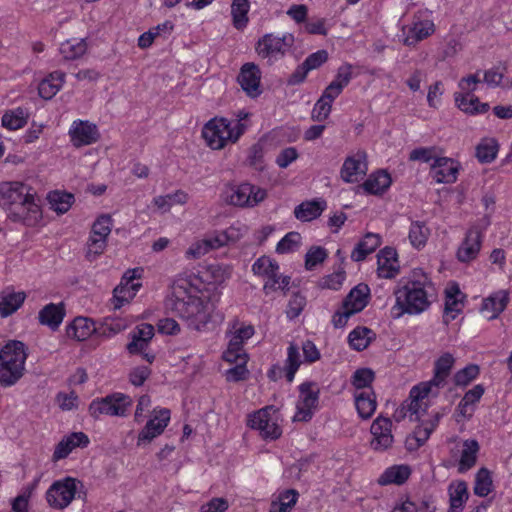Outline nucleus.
I'll use <instances>...</instances> for the list:
<instances>
[{
	"label": "nucleus",
	"mask_w": 512,
	"mask_h": 512,
	"mask_svg": "<svg viewBox=\"0 0 512 512\" xmlns=\"http://www.w3.org/2000/svg\"><path fill=\"white\" fill-rule=\"evenodd\" d=\"M429 289H432V283L422 271H413L408 280L394 291L396 304L393 311L399 318L404 313L410 315L420 314L427 310L431 304L429 300Z\"/></svg>",
	"instance_id": "obj_1"
},
{
	"label": "nucleus",
	"mask_w": 512,
	"mask_h": 512,
	"mask_svg": "<svg viewBox=\"0 0 512 512\" xmlns=\"http://www.w3.org/2000/svg\"><path fill=\"white\" fill-rule=\"evenodd\" d=\"M27 346L19 340H9L0 349V385L11 387L25 374Z\"/></svg>",
	"instance_id": "obj_2"
},
{
	"label": "nucleus",
	"mask_w": 512,
	"mask_h": 512,
	"mask_svg": "<svg viewBox=\"0 0 512 512\" xmlns=\"http://www.w3.org/2000/svg\"><path fill=\"white\" fill-rule=\"evenodd\" d=\"M177 293L176 291L167 306L184 319L189 328L202 331L210 322V304L196 295L180 297Z\"/></svg>",
	"instance_id": "obj_3"
},
{
	"label": "nucleus",
	"mask_w": 512,
	"mask_h": 512,
	"mask_svg": "<svg viewBox=\"0 0 512 512\" xmlns=\"http://www.w3.org/2000/svg\"><path fill=\"white\" fill-rule=\"evenodd\" d=\"M247 125L235 123L223 117L210 119L202 128V137L213 150L223 149L228 142L236 143L243 135Z\"/></svg>",
	"instance_id": "obj_4"
},
{
	"label": "nucleus",
	"mask_w": 512,
	"mask_h": 512,
	"mask_svg": "<svg viewBox=\"0 0 512 512\" xmlns=\"http://www.w3.org/2000/svg\"><path fill=\"white\" fill-rule=\"evenodd\" d=\"M78 485L83 486L80 481L72 477H66L63 480L55 481L46 492L48 504L54 509H64L75 498L85 499L86 492L78 491Z\"/></svg>",
	"instance_id": "obj_5"
},
{
	"label": "nucleus",
	"mask_w": 512,
	"mask_h": 512,
	"mask_svg": "<svg viewBox=\"0 0 512 512\" xmlns=\"http://www.w3.org/2000/svg\"><path fill=\"white\" fill-rule=\"evenodd\" d=\"M132 405L129 396L123 393H113L106 397L95 399L89 405L90 415L97 419L100 415L119 416L127 415V409Z\"/></svg>",
	"instance_id": "obj_6"
},
{
	"label": "nucleus",
	"mask_w": 512,
	"mask_h": 512,
	"mask_svg": "<svg viewBox=\"0 0 512 512\" xmlns=\"http://www.w3.org/2000/svg\"><path fill=\"white\" fill-rule=\"evenodd\" d=\"M294 42L295 38L292 34H284L281 37L265 34L258 40L256 52L261 58L267 59L269 64H272L273 59L284 56Z\"/></svg>",
	"instance_id": "obj_7"
},
{
	"label": "nucleus",
	"mask_w": 512,
	"mask_h": 512,
	"mask_svg": "<svg viewBox=\"0 0 512 512\" xmlns=\"http://www.w3.org/2000/svg\"><path fill=\"white\" fill-rule=\"evenodd\" d=\"M31 194V188L23 182L12 181L0 183V206L8 216L18 208Z\"/></svg>",
	"instance_id": "obj_8"
},
{
	"label": "nucleus",
	"mask_w": 512,
	"mask_h": 512,
	"mask_svg": "<svg viewBox=\"0 0 512 512\" xmlns=\"http://www.w3.org/2000/svg\"><path fill=\"white\" fill-rule=\"evenodd\" d=\"M225 194V200L227 203L239 207L255 206L266 197L265 190L257 188L249 183L230 187L226 190Z\"/></svg>",
	"instance_id": "obj_9"
},
{
	"label": "nucleus",
	"mask_w": 512,
	"mask_h": 512,
	"mask_svg": "<svg viewBox=\"0 0 512 512\" xmlns=\"http://www.w3.org/2000/svg\"><path fill=\"white\" fill-rule=\"evenodd\" d=\"M12 222L21 223L27 227H35L42 220V210L36 201L35 195L31 193L27 200L18 206L7 216Z\"/></svg>",
	"instance_id": "obj_10"
},
{
	"label": "nucleus",
	"mask_w": 512,
	"mask_h": 512,
	"mask_svg": "<svg viewBox=\"0 0 512 512\" xmlns=\"http://www.w3.org/2000/svg\"><path fill=\"white\" fill-rule=\"evenodd\" d=\"M170 421V410L162 408L154 410V416L148 420L144 428L139 432L137 445L150 443L154 438L161 435Z\"/></svg>",
	"instance_id": "obj_11"
},
{
	"label": "nucleus",
	"mask_w": 512,
	"mask_h": 512,
	"mask_svg": "<svg viewBox=\"0 0 512 512\" xmlns=\"http://www.w3.org/2000/svg\"><path fill=\"white\" fill-rule=\"evenodd\" d=\"M460 164L449 157H437L431 164L430 175L437 183L452 184L456 182Z\"/></svg>",
	"instance_id": "obj_12"
},
{
	"label": "nucleus",
	"mask_w": 512,
	"mask_h": 512,
	"mask_svg": "<svg viewBox=\"0 0 512 512\" xmlns=\"http://www.w3.org/2000/svg\"><path fill=\"white\" fill-rule=\"evenodd\" d=\"M392 422L389 418L379 416L370 428L373 436L370 446L375 451H385L393 444L394 438L391 433Z\"/></svg>",
	"instance_id": "obj_13"
},
{
	"label": "nucleus",
	"mask_w": 512,
	"mask_h": 512,
	"mask_svg": "<svg viewBox=\"0 0 512 512\" xmlns=\"http://www.w3.org/2000/svg\"><path fill=\"white\" fill-rule=\"evenodd\" d=\"M481 234L482 229L479 225L474 224L469 228L457 250V259L460 262L468 263L476 259L481 249Z\"/></svg>",
	"instance_id": "obj_14"
},
{
	"label": "nucleus",
	"mask_w": 512,
	"mask_h": 512,
	"mask_svg": "<svg viewBox=\"0 0 512 512\" xmlns=\"http://www.w3.org/2000/svg\"><path fill=\"white\" fill-rule=\"evenodd\" d=\"M237 81L249 97H258L262 90L260 88L261 71L253 62L242 65Z\"/></svg>",
	"instance_id": "obj_15"
},
{
	"label": "nucleus",
	"mask_w": 512,
	"mask_h": 512,
	"mask_svg": "<svg viewBox=\"0 0 512 512\" xmlns=\"http://www.w3.org/2000/svg\"><path fill=\"white\" fill-rule=\"evenodd\" d=\"M377 264V273L380 278H394L399 272L396 250L388 246L380 250L377 255Z\"/></svg>",
	"instance_id": "obj_16"
},
{
	"label": "nucleus",
	"mask_w": 512,
	"mask_h": 512,
	"mask_svg": "<svg viewBox=\"0 0 512 512\" xmlns=\"http://www.w3.org/2000/svg\"><path fill=\"white\" fill-rule=\"evenodd\" d=\"M89 444L88 436L83 432H73L70 435L64 437L55 447L52 461L58 462L61 459H65L73 449L77 447L84 448Z\"/></svg>",
	"instance_id": "obj_17"
},
{
	"label": "nucleus",
	"mask_w": 512,
	"mask_h": 512,
	"mask_svg": "<svg viewBox=\"0 0 512 512\" xmlns=\"http://www.w3.org/2000/svg\"><path fill=\"white\" fill-rule=\"evenodd\" d=\"M455 359L450 353H444L441 355L436 361L434 366V376L428 382H423L424 384H428L432 389L433 387L441 388L446 384V379L450 375L452 367L454 365Z\"/></svg>",
	"instance_id": "obj_18"
},
{
	"label": "nucleus",
	"mask_w": 512,
	"mask_h": 512,
	"mask_svg": "<svg viewBox=\"0 0 512 512\" xmlns=\"http://www.w3.org/2000/svg\"><path fill=\"white\" fill-rule=\"evenodd\" d=\"M69 133L71 135V140L76 147L90 145L98 139L96 126L88 122H75Z\"/></svg>",
	"instance_id": "obj_19"
},
{
	"label": "nucleus",
	"mask_w": 512,
	"mask_h": 512,
	"mask_svg": "<svg viewBox=\"0 0 512 512\" xmlns=\"http://www.w3.org/2000/svg\"><path fill=\"white\" fill-rule=\"evenodd\" d=\"M509 302V294L504 290H500L488 298L484 299L481 312L489 319H495L502 313Z\"/></svg>",
	"instance_id": "obj_20"
},
{
	"label": "nucleus",
	"mask_w": 512,
	"mask_h": 512,
	"mask_svg": "<svg viewBox=\"0 0 512 512\" xmlns=\"http://www.w3.org/2000/svg\"><path fill=\"white\" fill-rule=\"evenodd\" d=\"M370 289L366 284H358L350 290L343 301V308H349L355 314L361 312L368 304Z\"/></svg>",
	"instance_id": "obj_21"
},
{
	"label": "nucleus",
	"mask_w": 512,
	"mask_h": 512,
	"mask_svg": "<svg viewBox=\"0 0 512 512\" xmlns=\"http://www.w3.org/2000/svg\"><path fill=\"white\" fill-rule=\"evenodd\" d=\"M365 157L366 156L364 153H358L355 156H349L346 158L340 172L341 178L345 182L352 183L356 180L353 179V176H357L359 174H366L367 165L364 162Z\"/></svg>",
	"instance_id": "obj_22"
},
{
	"label": "nucleus",
	"mask_w": 512,
	"mask_h": 512,
	"mask_svg": "<svg viewBox=\"0 0 512 512\" xmlns=\"http://www.w3.org/2000/svg\"><path fill=\"white\" fill-rule=\"evenodd\" d=\"M326 205V201L323 199L304 201L295 207L294 215L300 221H311L322 214L326 209Z\"/></svg>",
	"instance_id": "obj_23"
},
{
	"label": "nucleus",
	"mask_w": 512,
	"mask_h": 512,
	"mask_svg": "<svg viewBox=\"0 0 512 512\" xmlns=\"http://www.w3.org/2000/svg\"><path fill=\"white\" fill-rule=\"evenodd\" d=\"M64 316L65 308L63 303H50L40 310L38 318L42 325H46L52 330H56L62 323Z\"/></svg>",
	"instance_id": "obj_24"
},
{
	"label": "nucleus",
	"mask_w": 512,
	"mask_h": 512,
	"mask_svg": "<svg viewBox=\"0 0 512 512\" xmlns=\"http://www.w3.org/2000/svg\"><path fill=\"white\" fill-rule=\"evenodd\" d=\"M463 296L458 285L454 284L446 289L445 308H444V323L448 324L451 320L456 318V315L461 312V299Z\"/></svg>",
	"instance_id": "obj_25"
},
{
	"label": "nucleus",
	"mask_w": 512,
	"mask_h": 512,
	"mask_svg": "<svg viewBox=\"0 0 512 512\" xmlns=\"http://www.w3.org/2000/svg\"><path fill=\"white\" fill-rule=\"evenodd\" d=\"M391 176L383 170L372 173L361 187L369 194H382L391 185Z\"/></svg>",
	"instance_id": "obj_26"
},
{
	"label": "nucleus",
	"mask_w": 512,
	"mask_h": 512,
	"mask_svg": "<svg viewBox=\"0 0 512 512\" xmlns=\"http://www.w3.org/2000/svg\"><path fill=\"white\" fill-rule=\"evenodd\" d=\"M380 244L381 237L379 234L367 233L352 251V260L356 262L363 261L367 255L374 252Z\"/></svg>",
	"instance_id": "obj_27"
},
{
	"label": "nucleus",
	"mask_w": 512,
	"mask_h": 512,
	"mask_svg": "<svg viewBox=\"0 0 512 512\" xmlns=\"http://www.w3.org/2000/svg\"><path fill=\"white\" fill-rule=\"evenodd\" d=\"M240 238V231L236 227H229L224 231L215 232L204 238L209 251L218 249L230 242H236Z\"/></svg>",
	"instance_id": "obj_28"
},
{
	"label": "nucleus",
	"mask_w": 512,
	"mask_h": 512,
	"mask_svg": "<svg viewBox=\"0 0 512 512\" xmlns=\"http://www.w3.org/2000/svg\"><path fill=\"white\" fill-rule=\"evenodd\" d=\"M26 298L24 292L3 291L0 295V315L8 317L16 312Z\"/></svg>",
	"instance_id": "obj_29"
},
{
	"label": "nucleus",
	"mask_w": 512,
	"mask_h": 512,
	"mask_svg": "<svg viewBox=\"0 0 512 512\" xmlns=\"http://www.w3.org/2000/svg\"><path fill=\"white\" fill-rule=\"evenodd\" d=\"M479 449L480 447L476 440L468 439L464 441L458 464V471L460 473L470 470L476 464Z\"/></svg>",
	"instance_id": "obj_30"
},
{
	"label": "nucleus",
	"mask_w": 512,
	"mask_h": 512,
	"mask_svg": "<svg viewBox=\"0 0 512 512\" xmlns=\"http://www.w3.org/2000/svg\"><path fill=\"white\" fill-rule=\"evenodd\" d=\"M432 392V389L428 384L423 382L414 386L410 391L411 402L406 406L407 411L410 413L409 417L411 421L419 420L420 400L427 397Z\"/></svg>",
	"instance_id": "obj_31"
},
{
	"label": "nucleus",
	"mask_w": 512,
	"mask_h": 512,
	"mask_svg": "<svg viewBox=\"0 0 512 512\" xmlns=\"http://www.w3.org/2000/svg\"><path fill=\"white\" fill-rule=\"evenodd\" d=\"M95 330L92 320L85 317H76L67 327V335L78 341H84L95 332Z\"/></svg>",
	"instance_id": "obj_32"
},
{
	"label": "nucleus",
	"mask_w": 512,
	"mask_h": 512,
	"mask_svg": "<svg viewBox=\"0 0 512 512\" xmlns=\"http://www.w3.org/2000/svg\"><path fill=\"white\" fill-rule=\"evenodd\" d=\"M250 10L249 0H233L231 4L232 24L235 29L243 30L249 22L248 12Z\"/></svg>",
	"instance_id": "obj_33"
},
{
	"label": "nucleus",
	"mask_w": 512,
	"mask_h": 512,
	"mask_svg": "<svg viewBox=\"0 0 512 512\" xmlns=\"http://www.w3.org/2000/svg\"><path fill=\"white\" fill-rule=\"evenodd\" d=\"M434 32V23L430 20L420 21L415 23L408 32L404 39V44L412 46L427 38Z\"/></svg>",
	"instance_id": "obj_34"
},
{
	"label": "nucleus",
	"mask_w": 512,
	"mask_h": 512,
	"mask_svg": "<svg viewBox=\"0 0 512 512\" xmlns=\"http://www.w3.org/2000/svg\"><path fill=\"white\" fill-rule=\"evenodd\" d=\"M411 470L407 465H395L385 470L378 482L381 485L403 484L410 476Z\"/></svg>",
	"instance_id": "obj_35"
},
{
	"label": "nucleus",
	"mask_w": 512,
	"mask_h": 512,
	"mask_svg": "<svg viewBox=\"0 0 512 512\" xmlns=\"http://www.w3.org/2000/svg\"><path fill=\"white\" fill-rule=\"evenodd\" d=\"M468 500L467 484L459 481L449 487V512H462L465 502Z\"/></svg>",
	"instance_id": "obj_36"
},
{
	"label": "nucleus",
	"mask_w": 512,
	"mask_h": 512,
	"mask_svg": "<svg viewBox=\"0 0 512 512\" xmlns=\"http://www.w3.org/2000/svg\"><path fill=\"white\" fill-rule=\"evenodd\" d=\"M47 200L50 204V209L57 214L66 213L74 202V195L67 192L52 191L48 194Z\"/></svg>",
	"instance_id": "obj_37"
},
{
	"label": "nucleus",
	"mask_w": 512,
	"mask_h": 512,
	"mask_svg": "<svg viewBox=\"0 0 512 512\" xmlns=\"http://www.w3.org/2000/svg\"><path fill=\"white\" fill-rule=\"evenodd\" d=\"M355 405L359 416L363 419H369L376 410V399L374 392L370 391L356 394Z\"/></svg>",
	"instance_id": "obj_38"
},
{
	"label": "nucleus",
	"mask_w": 512,
	"mask_h": 512,
	"mask_svg": "<svg viewBox=\"0 0 512 512\" xmlns=\"http://www.w3.org/2000/svg\"><path fill=\"white\" fill-rule=\"evenodd\" d=\"M373 336H375V334L371 329L367 327H357L349 333L348 341L354 350L362 351L368 347Z\"/></svg>",
	"instance_id": "obj_39"
},
{
	"label": "nucleus",
	"mask_w": 512,
	"mask_h": 512,
	"mask_svg": "<svg viewBox=\"0 0 512 512\" xmlns=\"http://www.w3.org/2000/svg\"><path fill=\"white\" fill-rule=\"evenodd\" d=\"M59 50L65 60H75L86 53L87 44L85 39L67 40L61 44Z\"/></svg>",
	"instance_id": "obj_40"
},
{
	"label": "nucleus",
	"mask_w": 512,
	"mask_h": 512,
	"mask_svg": "<svg viewBox=\"0 0 512 512\" xmlns=\"http://www.w3.org/2000/svg\"><path fill=\"white\" fill-rule=\"evenodd\" d=\"M430 235V230L426 226L425 222L415 221L412 222L409 230V240L413 247L420 249L424 247L428 237Z\"/></svg>",
	"instance_id": "obj_41"
},
{
	"label": "nucleus",
	"mask_w": 512,
	"mask_h": 512,
	"mask_svg": "<svg viewBox=\"0 0 512 512\" xmlns=\"http://www.w3.org/2000/svg\"><path fill=\"white\" fill-rule=\"evenodd\" d=\"M188 200V195L182 190H178L175 193L157 196L153 199L155 206L167 212L174 204H185Z\"/></svg>",
	"instance_id": "obj_42"
},
{
	"label": "nucleus",
	"mask_w": 512,
	"mask_h": 512,
	"mask_svg": "<svg viewBox=\"0 0 512 512\" xmlns=\"http://www.w3.org/2000/svg\"><path fill=\"white\" fill-rule=\"evenodd\" d=\"M141 284L126 286L119 284L113 291L114 309H120L124 303L129 302L135 295Z\"/></svg>",
	"instance_id": "obj_43"
},
{
	"label": "nucleus",
	"mask_w": 512,
	"mask_h": 512,
	"mask_svg": "<svg viewBox=\"0 0 512 512\" xmlns=\"http://www.w3.org/2000/svg\"><path fill=\"white\" fill-rule=\"evenodd\" d=\"M27 114L22 108H17L6 112L2 116V125L9 130H17L24 127L27 123Z\"/></svg>",
	"instance_id": "obj_44"
},
{
	"label": "nucleus",
	"mask_w": 512,
	"mask_h": 512,
	"mask_svg": "<svg viewBox=\"0 0 512 512\" xmlns=\"http://www.w3.org/2000/svg\"><path fill=\"white\" fill-rule=\"evenodd\" d=\"M497 152L498 144L494 139H484L476 147V157L481 163L492 162Z\"/></svg>",
	"instance_id": "obj_45"
},
{
	"label": "nucleus",
	"mask_w": 512,
	"mask_h": 512,
	"mask_svg": "<svg viewBox=\"0 0 512 512\" xmlns=\"http://www.w3.org/2000/svg\"><path fill=\"white\" fill-rule=\"evenodd\" d=\"M433 431V424H425L417 426L413 436L407 438L406 445L409 450H414L424 445Z\"/></svg>",
	"instance_id": "obj_46"
},
{
	"label": "nucleus",
	"mask_w": 512,
	"mask_h": 512,
	"mask_svg": "<svg viewBox=\"0 0 512 512\" xmlns=\"http://www.w3.org/2000/svg\"><path fill=\"white\" fill-rule=\"evenodd\" d=\"M301 364L299 349L295 344H290L287 351V360H286V378L288 382H292L297 372L299 366Z\"/></svg>",
	"instance_id": "obj_47"
},
{
	"label": "nucleus",
	"mask_w": 512,
	"mask_h": 512,
	"mask_svg": "<svg viewBox=\"0 0 512 512\" xmlns=\"http://www.w3.org/2000/svg\"><path fill=\"white\" fill-rule=\"evenodd\" d=\"M492 479L486 468H481L476 474L474 493L479 497H485L491 492Z\"/></svg>",
	"instance_id": "obj_48"
},
{
	"label": "nucleus",
	"mask_w": 512,
	"mask_h": 512,
	"mask_svg": "<svg viewBox=\"0 0 512 512\" xmlns=\"http://www.w3.org/2000/svg\"><path fill=\"white\" fill-rule=\"evenodd\" d=\"M298 493L295 490H287L280 495L279 503H272L271 512H289L297 502Z\"/></svg>",
	"instance_id": "obj_49"
},
{
	"label": "nucleus",
	"mask_w": 512,
	"mask_h": 512,
	"mask_svg": "<svg viewBox=\"0 0 512 512\" xmlns=\"http://www.w3.org/2000/svg\"><path fill=\"white\" fill-rule=\"evenodd\" d=\"M454 99L457 107L465 113L474 114V110H477L476 104H479V98L474 96L473 93L467 95V92H456Z\"/></svg>",
	"instance_id": "obj_50"
},
{
	"label": "nucleus",
	"mask_w": 512,
	"mask_h": 512,
	"mask_svg": "<svg viewBox=\"0 0 512 512\" xmlns=\"http://www.w3.org/2000/svg\"><path fill=\"white\" fill-rule=\"evenodd\" d=\"M301 236L298 232L287 233L277 244L276 252L286 254L293 252L300 245Z\"/></svg>",
	"instance_id": "obj_51"
},
{
	"label": "nucleus",
	"mask_w": 512,
	"mask_h": 512,
	"mask_svg": "<svg viewBox=\"0 0 512 512\" xmlns=\"http://www.w3.org/2000/svg\"><path fill=\"white\" fill-rule=\"evenodd\" d=\"M327 251L321 246H312L305 255V268L313 270L327 258Z\"/></svg>",
	"instance_id": "obj_52"
},
{
	"label": "nucleus",
	"mask_w": 512,
	"mask_h": 512,
	"mask_svg": "<svg viewBox=\"0 0 512 512\" xmlns=\"http://www.w3.org/2000/svg\"><path fill=\"white\" fill-rule=\"evenodd\" d=\"M112 218L110 215L104 214L97 218L92 226L91 236L104 238L107 240L111 232Z\"/></svg>",
	"instance_id": "obj_53"
},
{
	"label": "nucleus",
	"mask_w": 512,
	"mask_h": 512,
	"mask_svg": "<svg viewBox=\"0 0 512 512\" xmlns=\"http://www.w3.org/2000/svg\"><path fill=\"white\" fill-rule=\"evenodd\" d=\"M479 374V367L475 364H470L463 369L459 370L454 375V383L457 386H466L474 380Z\"/></svg>",
	"instance_id": "obj_54"
},
{
	"label": "nucleus",
	"mask_w": 512,
	"mask_h": 512,
	"mask_svg": "<svg viewBox=\"0 0 512 512\" xmlns=\"http://www.w3.org/2000/svg\"><path fill=\"white\" fill-rule=\"evenodd\" d=\"M311 387L312 383L305 382L299 386V391L301 396L300 404L312 409L317 406L319 391H313Z\"/></svg>",
	"instance_id": "obj_55"
},
{
	"label": "nucleus",
	"mask_w": 512,
	"mask_h": 512,
	"mask_svg": "<svg viewBox=\"0 0 512 512\" xmlns=\"http://www.w3.org/2000/svg\"><path fill=\"white\" fill-rule=\"evenodd\" d=\"M107 246V240L95 236H90L87 242L86 258L89 261H94L101 255Z\"/></svg>",
	"instance_id": "obj_56"
},
{
	"label": "nucleus",
	"mask_w": 512,
	"mask_h": 512,
	"mask_svg": "<svg viewBox=\"0 0 512 512\" xmlns=\"http://www.w3.org/2000/svg\"><path fill=\"white\" fill-rule=\"evenodd\" d=\"M243 344L244 342L242 340L232 335L228 348L223 353V359L227 362H237L243 353Z\"/></svg>",
	"instance_id": "obj_57"
},
{
	"label": "nucleus",
	"mask_w": 512,
	"mask_h": 512,
	"mask_svg": "<svg viewBox=\"0 0 512 512\" xmlns=\"http://www.w3.org/2000/svg\"><path fill=\"white\" fill-rule=\"evenodd\" d=\"M374 380V372L369 368L357 369L352 376V384L356 389L368 387Z\"/></svg>",
	"instance_id": "obj_58"
},
{
	"label": "nucleus",
	"mask_w": 512,
	"mask_h": 512,
	"mask_svg": "<svg viewBox=\"0 0 512 512\" xmlns=\"http://www.w3.org/2000/svg\"><path fill=\"white\" fill-rule=\"evenodd\" d=\"M306 305V298L300 293H294L287 306L286 314L289 319H295L303 311Z\"/></svg>",
	"instance_id": "obj_59"
},
{
	"label": "nucleus",
	"mask_w": 512,
	"mask_h": 512,
	"mask_svg": "<svg viewBox=\"0 0 512 512\" xmlns=\"http://www.w3.org/2000/svg\"><path fill=\"white\" fill-rule=\"evenodd\" d=\"M331 108L332 101L325 99L324 97L321 96L314 105V108L311 113V118L314 121H323L329 116Z\"/></svg>",
	"instance_id": "obj_60"
},
{
	"label": "nucleus",
	"mask_w": 512,
	"mask_h": 512,
	"mask_svg": "<svg viewBox=\"0 0 512 512\" xmlns=\"http://www.w3.org/2000/svg\"><path fill=\"white\" fill-rule=\"evenodd\" d=\"M270 419L269 409L263 408L249 416L248 426L261 432Z\"/></svg>",
	"instance_id": "obj_61"
},
{
	"label": "nucleus",
	"mask_w": 512,
	"mask_h": 512,
	"mask_svg": "<svg viewBox=\"0 0 512 512\" xmlns=\"http://www.w3.org/2000/svg\"><path fill=\"white\" fill-rule=\"evenodd\" d=\"M345 273L343 271L334 272L330 275L323 277L320 280V287L323 289L338 290L343 284Z\"/></svg>",
	"instance_id": "obj_62"
},
{
	"label": "nucleus",
	"mask_w": 512,
	"mask_h": 512,
	"mask_svg": "<svg viewBox=\"0 0 512 512\" xmlns=\"http://www.w3.org/2000/svg\"><path fill=\"white\" fill-rule=\"evenodd\" d=\"M151 374V369L148 366H137L129 373V381L132 385L139 387L144 384Z\"/></svg>",
	"instance_id": "obj_63"
},
{
	"label": "nucleus",
	"mask_w": 512,
	"mask_h": 512,
	"mask_svg": "<svg viewBox=\"0 0 512 512\" xmlns=\"http://www.w3.org/2000/svg\"><path fill=\"white\" fill-rule=\"evenodd\" d=\"M328 60V53L326 50H319L315 53L310 54L303 64L307 68L308 71L319 68L322 64H324Z\"/></svg>",
	"instance_id": "obj_64"
}]
</instances>
